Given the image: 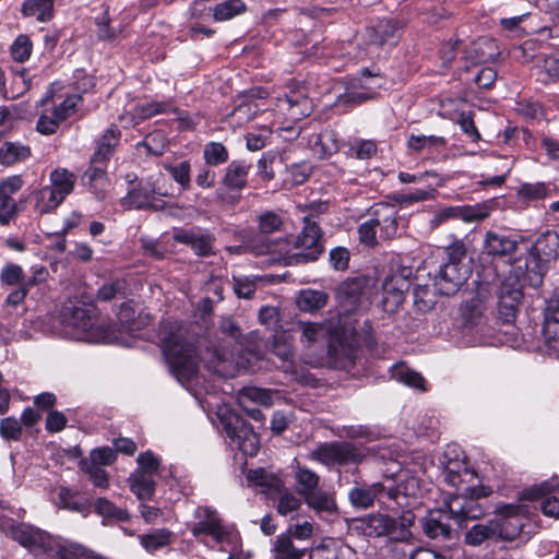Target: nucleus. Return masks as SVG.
Returning <instances> with one entry per match:
<instances>
[{
    "mask_svg": "<svg viewBox=\"0 0 559 559\" xmlns=\"http://www.w3.org/2000/svg\"><path fill=\"white\" fill-rule=\"evenodd\" d=\"M382 493H385V487L380 483H374L371 486L356 485L349 490L348 499L353 507L368 509Z\"/></svg>",
    "mask_w": 559,
    "mask_h": 559,
    "instance_id": "obj_25",
    "label": "nucleus"
},
{
    "mask_svg": "<svg viewBox=\"0 0 559 559\" xmlns=\"http://www.w3.org/2000/svg\"><path fill=\"white\" fill-rule=\"evenodd\" d=\"M239 405L242 409L255 421H264L265 417L261 409L258 407H249V402H254L259 405L270 407L273 404L272 392L266 389L255 386L245 388L238 395Z\"/></svg>",
    "mask_w": 559,
    "mask_h": 559,
    "instance_id": "obj_18",
    "label": "nucleus"
},
{
    "mask_svg": "<svg viewBox=\"0 0 559 559\" xmlns=\"http://www.w3.org/2000/svg\"><path fill=\"white\" fill-rule=\"evenodd\" d=\"M163 353L170 372L179 382H189L197 377L200 357L183 326L170 325L163 337Z\"/></svg>",
    "mask_w": 559,
    "mask_h": 559,
    "instance_id": "obj_2",
    "label": "nucleus"
},
{
    "mask_svg": "<svg viewBox=\"0 0 559 559\" xmlns=\"http://www.w3.org/2000/svg\"><path fill=\"white\" fill-rule=\"evenodd\" d=\"M141 546L148 552L153 554L171 544L174 533L168 528L155 530L152 533L143 534L140 537Z\"/></svg>",
    "mask_w": 559,
    "mask_h": 559,
    "instance_id": "obj_39",
    "label": "nucleus"
},
{
    "mask_svg": "<svg viewBox=\"0 0 559 559\" xmlns=\"http://www.w3.org/2000/svg\"><path fill=\"white\" fill-rule=\"evenodd\" d=\"M119 132L114 128L106 130L97 143V147L92 156L91 163L104 164L108 160L119 142Z\"/></svg>",
    "mask_w": 559,
    "mask_h": 559,
    "instance_id": "obj_34",
    "label": "nucleus"
},
{
    "mask_svg": "<svg viewBox=\"0 0 559 559\" xmlns=\"http://www.w3.org/2000/svg\"><path fill=\"white\" fill-rule=\"evenodd\" d=\"M526 520L521 506L504 504L496 509L495 515L490 519L497 540L512 542L516 539Z\"/></svg>",
    "mask_w": 559,
    "mask_h": 559,
    "instance_id": "obj_8",
    "label": "nucleus"
},
{
    "mask_svg": "<svg viewBox=\"0 0 559 559\" xmlns=\"http://www.w3.org/2000/svg\"><path fill=\"white\" fill-rule=\"evenodd\" d=\"M471 269L465 263L445 262L433 275V285L442 295H452L468 280Z\"/></svg>",
    "mask_w": 559,
    "mask_h": 559,
    "instance_id": "obj_11",
    "label": "nucleus"
},
{
    "mask_svg": "<svg viewBox=\"0 0 559 559\" xmlns=\"http://www.w3.org/2000/svg\"><path fill=\"white\" fill-rule=\"evenodd\" d=\"M274 243L264 241L263 239H251L245 246H229L226 250L231 254H243L247 252L254 255H263L273 252Z\"/></svg>",
    "mask_w": 559,
    "mask_h": 559,
    "instance_id": "obj_52",
    "label": "nucleus"
},
{
    "mask_svg": "<svg viewBox=\"0 0 559 559\" xmlns=\"http://www.w3.org/2000/svg\"><path fill=\"white\" fill-rule=\"evenodd\" d=\"M491 206L488 203L459 206V218L466 223L480 222L489 216Z\"/></svg>",
    "mask_w": 559,
    "mask_h": 559,
    "instance_id": "obj_53",
    "label": "nucleus"
},
{
    "mask_svg": "<svg viewBox=\"0 0 559 559\" xmlns=\"http://www.w3.org/2000/svg\"><path fill=\"white\" fill-rule=\"evenodd\" d=\"M328 295L322 290L305 289L297 297L296 304L301 311L312 312L325 306Z\"/></svg>",
    "mask_w": 559,
    "mask_h": 559,
    "instance_id": "obj_43",
    "label": "nucleus"
},
{
    "mask_svg": "<svg viewBox=\"0 0 559 559\" xmlns=\"http://www.w3.org/2000/svg\"><path fill=\"white\" fill-rule=\"evenodd\" d=\"M287 106L288 115L294 120H300L310 115L312 106L308 97L301 95L287 96L281 100V106Z\"/></svg>",
    "mask_w": 559,
    "mask_h": 559,
    "instance_id": "obj_46",
    "label": "nucleus"
},
{
    "mask_svg": "<svg viewBox=\"0 0 559 559\" xmlns=\"http://www.w3.org/2000/svg\"><path fill=\"white\" fill-rule=\"evenodd\" d=\"M447 144V141L442 136L437 135H409L407 145L409 148L419 152L424 148H443Z\"/></svg>",
    "mask_w": 559,
    "mask_h": 559,
    "instance_id": "obj_57",
    "label": "nucleus"
},
{
    "mask_svg": "<svg viewBox=\"0 0 559 559\" xmlns=\"http://www.w3.org/2000/svg\"><path fill=\"white\" fill-rule=\"evenodd\" d=\"M246 10L247 7L241 0H226L209 9V11L213 13L214 20L217 22L228 21L240 15Z\"/></svg>",
    "mask_w": 559,
    "mask_h": 559,
    "instance_id": "obj_45",
    "label": "nucleus"
},
{
    "mask_svg": "<svg viewBox=\"0 0 559 559\" xmlns=\"http://www.w3.org/2000/svg\"><path fill=\"white\" fill-rule=\"evenodd\" d=\"M444 508L459 525L467 520H479L485 514L484 507L473 496L453 495L445 502Z\"/></svg>",
    "mask_w": 559,
    "mask_h": 559,
    "instance_id": "obj_14",
    "label": "nucleus"
},
{
    "mask_svg": "<svg viewBox=\"0 0 559 559\" xmlns=\"http://www.w3.org/2000/svg\"><path fill=\"white\" fill-rule=\"evenodd\" d=\"M412 274V267L399 265L396 269L391 267L390 273L385 276L382 284L383 305L390 310L397 308L404 301L405 293L411 286Z\"/></svg>",
    "mask_w": 559,
    "mask_h": 559,
    "instance_id": "obj_9",
    "label": "nucleus"
},
{
    "mask_svg": "<svg viewBox=\"0 0 559 559\" xmlns=\"http://www.w3.org/2000/svg\"><path fill=\"white\" fill-rule=\"evenodd\" d=\"M258 110L253 96L242 95L238 98V104L229 116L238 127H241L252 120Z\"/></svg>",
    "mask_w": 559,
    "mask_h": 559,
    "instance_id": "obj_37",
    "label": "nucleus"
},
{
    "mask_svg": "<svg viewBox=\"0 0 559 559\" xmlns=\"http://www.w3.org/2000/svg\"><path fill=\"white\" fill-rule=\"evenodd\" d=\"M378 151L377 143L372 140H356L348 144L346 155L357 159H369Z\"/></svg>",
    "mask_w": 559,
    "mask_h": 559,
    "instance_id": "obj_56",
    "label": "nucleus"
},
{
    "mask_svg": "<svg viewBox=\"0 0 559 559\" xmlns=\"http://www.w3.org/2000/svg\"><path fill=\"white\" fill-rule=\"evenodd\" d=\"M273 559H301L306 549H299L294 546L289 536H277L272 548Z\"/></svg>",
    "mask_w": 559,
    "mask_h": 559,
    "instance_id": "obj_44",
    "label": "nucleus"
},
{
    "mask_svg": "<svg viewBox=\"0 0 559 559\" xmlns=\"http://www.w3.org/2000/svg\"><path fill=\"white\" fill-rule=\"evenodd\" d=\"M296 330L300 333L299 342L305 349L304 361L306 358L318 355L317 349L324 344L328 345L329 338L336 332L331 324L306 321H298Z\"/></svg>",
    "mask_w": 559,
    "mask_h": 559,
    "instance_id": "obj_10",
    "label": "nucleus"
},
{
    "mask_svg": "<svg viewBox=\"0 0 559 559\" xmlns=\"http://www.w3.org/2000/svg\"><path fill=\"white\" fill-rule=\"evenodd\" d=\"M154 478L155 475L134 471L128 478L130 490L140 500H150L155 492L156 483Z\"/></svg>",
    "mask_w": 559,
    "mask_h": 559,
    "instance_id": "obj_30",
    "label": "nucleus"
},
{
    "mask_svg": "<svg viewBox=\"0 0 559 559\" xmlns=\"http://www.w3.org/2000/svg\"><path fill=\"white\" fill-rule=\"evenodd\" d=\"M283 224V216L274 211H265L258 216V229L262 235L278 231Z\"/></svg>",
    "mask_w": 559,
    "mask_h": 559,
    "instance_id": "obj_58",
    "label": "nucleus"
},
{
    "mask_svg": "<svg viewBox=\"0 0 559 559\" xmlns=\"http://www.w3.org/2000/svg\"><path fill=\"white\" fill-rule=\"evenodd\" d=\"M389 523L388 514H370L364 520V533L370 537L385 536Z\"/></svg>",
    "mask_w": 559,
    "mask_h": 559,
    "instance_id": "obj_49",
    "label": "nucleus"
},
{
    "mask_svg": "<svg viewBox=\"0 0 559 559\" xmlns=\"http://www.w3.org/2000/svg\"><path fill=\"white\" fill-rule=\"evenodd\" d=\"M305 501L308 507L313 509L319 514H333L337 510V504L333 495L326 491L317 490L312 493H309L305 497Z\"/></svg>",
    "mask_w": 559,
    "mask_h": 559,
    "instance_id": "obj_40",
    "label": "nucleus"
},
{
    "mask_svg": "<svg viewBox=\"0 0 559 559\" xmlns=\"http://www.w3.org/2000/svg\"><path fill=\"white\" fill-rule=\"evenodd\" d=\"M395 205L378 203L370 209V218L364 222L359 228V240L373 247L378 238L389 240L396 236L399 229V215Z\"/></svg>",
    "mask_w": 559,
    "mask_h": 559,
    "instance_id": "obj_3",
    "label": "nucleus"
},
{
    "mask_svg": "<svg viewBox=\"0 0 559 559\" xmlns=\"http://www.w3.org/2000/svg\"><path fill=\"white\" fill-rule=\"evenodd\" d=\"M532 251L546 262H556L559 258V234L546 230L537 238Z\"/></svg>",
    "mask_w": 559,
    "mask_h": 559,
    "instance_id": "obj_27",
    "label": "nucleus"
},
{
    "mask_svg": "<svg viewBox=\"0 0 559 559\" xmlns=\"http://www.w3.org/2000/svg\"><path fill=\"white\" fill-rule=\"evenodd\" d=\"M548 264L549 262L542 260L539 255L531 251L527 253L524 266L518 265L515 276L511 277L519 278L520 284L523 282L537 287L543 282V277L548 270Z\"/></svg>",
    "mask_w": 559,
    "mask_h": 559,
    "instance_id": "obj_20",
    "label": "nucleus"
},
{
    "mask_svg": "<svg viewBox=\"0 0 559 559\" xmlns=\"http://www.w3.org/2000/svg\"><path fill=\"white\" fill-rule=\"evenodd\" d=\"M518 237L489 230L483 241V253L491 258L511 257L518 249Z\"/></svg>",
    "mask_w": 559,
    "mask_h": 559,
    "instance_id": "obj_16",
    "label": "nucleus"
},
{
    "mask_svg": "<svg viewBox=\"0 0 559 559\" xmlns=\"http://www.w3.org/2000/svg\"><path fill=\"white\" fill-rule=\"evenodd\" d=\"M460 310L464 324L474 328L484 321L486 307L480 298L474 297L462 304Z\"/></svg>",
    "mask_w": 559,
    "mask_h": 559,
    "instance_id": "obj_38",
    "label": "nucleus"
},
{
    "mask_svg": "<svg viewBox=\"0 0 559 559\" xmlns=\"http://www.w3.org/2000/svg\"><path fill=\"white\" fill-rule=\"evenodd\" d=\"M31 156V148L20 142L7 141L0 146V164L12 166L26 160Z\"/></svg>",
    "mask_w": 559,
    "mask_h": 559,
    "instance_id": "obj_33",
    "label": "nucleus"
},
{
    "mask_svg": "<svg viewBox=\"0 0 559 559\" xmlns=\"http://www.w3.org/2000/svg\"><path fill=\"white\" fill-rule=\"evenodd\" d=\"M58 507L68 511L82 513L86 506L76 499V492L67 487H61L58 492Z\"/></svg>",
    "mask_w": 559,
    "mask_h": 559,
    "instance_id": "obj_61",
    "label": "nucleus"
},
{
    "mask_svg": "<svg viewBox=\"0 0 559 559\" xmlns=\"http://www.w3.org/2000/svg\"><path fill=\"white\" fill-rule=\"evenodd\" d=\"M221 423L227 437L237 444L245 455L257 454L259 437L239 415L226 411L221 415Z\"/></svg>",
    "mask_w": 559,
    "mask_h": 559,
    "instance_id": "obj_6",
    "label": "nucleus"
},
{
    "mask_svg": "<svg viewBox=\"0 0 559 559\" xmlns=\"http://www.w3.org/2000/svg\"><path fill=\"white\" fill-rule=\"evenodd\" d=\"M195 516L199 521L191 528V533L194 537L209 535L217 543H222L227 538L228 532L215 510L209 507H199L195 511Z\"/></svg>",
    "mask_w": 559,
    "mask_h": 559,
    "instance_id": "obj_13",
    "label": "nucleus"
},
{
    "mask_svg": "<svg viewBox=\"0 0 559 559\" xmlns=\"http://www.w3.org/2000/svg\"><path fill=\"white\" fill-rule=\"evenodd\" d=\"M24 16H36L39 22H47L53 15L52 0H25L22 5Z\"/></svg>",
    "mask_w": 559,
    "mask_h": 559,
    "instance_id": "obj_41",
    "label": "nucleus"
},
{
    "mask_svg": "<svg viewBox=\"0 0 559 559\" xmlns=\"http://www.w3.org/2000/svg\"><path fill=\"white\" fill-rule=\"evenodd\" d=\"M250 170V165L245 162H231L223 177V185L228 190H241L247 185V177Z\"/></svg>",
    "mask_w": 559,
    "mask_h": 559,
    "instance_id": "obj_31",
    "label": "nucleus"
},
{
    "mask_svg": "<svg viewBox=\"0 0 559 559\" xmlns=\"http://www.w3.org/2000/svg\"><path fill=\"white\" fill-rule=\"evenodd\" d=\"M489 540H497L491 521L476 523L464 535V543L471 547H480Z\"/></svg>",
    "mask_w": 559,
    "mask_h": 559,
    "instance_id": "obj_32",
    "label": "nucleus"
},
{
    "mask_svg": "<svg viewBox=\"0 0 559 559\" xmlns=\"http://www.w3.org/2000/svg\"><path fill=\"white\" fill-rule=\"evenodd\" d=\"M364 287L365 281L361 278L349 280L341 286L340 294L345 297L349 308L359 304Z\"/></svg>",
    "mask_w": 559,
    "mask_h": 559,
    "instance_id": "obj_59",
    "label": "nucleus"
},
{
    "mask_svg": "<svg viewBox=\"0 0 559 559\" xmlns=\"http://www.w3.org/2000/svg\"><path fill=\"white\" fill-rule=\"evenodd\" d=\"M63 334L87 343L124 344L122 332L99 319L93 308L74 307L62 314Z\"/></svg>",
    "mask_w": 559,
    "mask_h": 559,
    "instance_id": "obj_1",
    "label": "nucleus"
},
{
    "mask_svg": "<svg viewBox=\"0 0 559 559\" xmlns=\"http://www.w3.org/2000/svg\"><path fill=\"white\" fill-rule=\"evenodd\" d=\"M121 205L127 209H158L155 203V195L146 188L144 179L141 180L139 186L129 190L128 194L121 199Z\"/></svg>",
    "mask_w": 559,
    "mask_h": 559,
    "instance_id": "obj_26",
    "label": "nucleus"
},
{
    "mask_svg": "<svg viewBox=\"0 0 559 559\" xmlns=\"http://www.w3.org/2000/svg\"><path fill=\"white\" fill-rule=\"evenodd\" d=\"M374 92L362 81V78L353 79L346 92L337 97L338 104L358 105L372 98Z\"/></svg>",
    "mask_w": 559,
    "mask_h": 559,
    "instance_id": "obj_28",
    "label": "nucleus"
},
{
    "mask_svg": "<svg viewBox=\"0 0 559 559\" xmlns=\"http://www.w3.org/2000/svg\"><path fill=\"white\" fill-rule=\"evenodd\" d=\"M401 25L395 20H381L376 25L367 27L366 39L370 47L383 45L394 46L400 39Z\"/></svg>",
    "mask_w": 559,
    "mask_h": 559,
    "instance_id": "obj_17",
    "label": "nucleus"
},
{
    "mask_svg": "<svg viewBox=\"0 0 559 559\" xmlns=\"http://www.w3.org/2000/svg\"><path fill=\"white\" fill-rule=\"evenodd\" d=\"M419 491V480L417 477L408 476L401 480L395 488H385V495L392 500H396L399 504L400 496L415 497Z\"/></svg>",
    "mask_w": 559,
    "mask_h": 559,
    "instance_id": "obj_50",
    "label": "nucleus"
},
{
    "mask_svg": "<svg viewBox=\"0 0 559 559\" xmlns=\"http://www.w3.org/2000/svg\"><path fill=\"white\" fill-rule=\"evenodd\" d=\"M355 358V347L336 330L329 338L325 350L322 349L318 355L306 358L305 364L311 367L328 364L333 368L347 369L354 365Z\"/></svg>",
    "mask_w": 559,
    "mask_h": 559,
    "instance_id": "obj_5",
    "label": "nucleus"
},
{
    "mask_svg": "<svg viewBox=\"0 0 559 559\" xmlns=\"http://www.w3.org/2000/svg\"><path fill=\"white\" fill-rule=\"evenodd\" d=\"M473 52L476 62L492 61L499 55L496 41L489 38H480L474 43Z\"/></svg>",
    "mask_w": 559,
    "mask_h": 559,
    "instance_id": "obj_55",
    "label": "nucleus"
},
{
    "mask_svg": "<svg viewBox=\"0 0 559 559\" xmlns=\"http://www.w3.org/2000/svg\"><path fill=\"white\" fill-rule=\"evenodd\" d=\"M60 559H103L100 557L95 556L91 550L85 547L72 544L62 547L59 550Z\"/></svg>",
    "mask_w": 559,
    "mask_h": 559,
    "instance_id": "obj_64",
    "label": "nucleus"
},
{
    "mask_svg": "<svg viewBox=\"0 0 559 559\" xmlns=\"http://www.w3.org/2000/svg\"><path fill=\"white\" fill-rule=\"evenodd\" d=\"M295 478L298 485V492L305 498L307 495L317 491L320 477L312 469L305 466H297Z\"/></svg>",
    "mask_w": 559,
    "mask_h": 559,
    "instance_id": "obj_47",
    "label": "nucleus"
},
{
    "mask_svg": "<svg viewBox=\"0 0 559 559\" xmlns=\"http://www.w3.org/2000/svg\"><path fill=\"white\" fill-rule=\"evenodd\" d=\"M522 284L519 278L507 277L498 292V314L504 323L515 320L522 299Z\"/></svg>",
    "mask_w": 559,
    "mask_h": 559,
    "instance_id": "obj_12",
    "label": "nucleus"
},
{
    "mask_svg": "<svg viewBox=\"0 0 559 559\" xmlns=\"http://www.w3.org/2000/svg\"><path fill=\"white\" fill-rule=\"evenodd\" d=\"M203 157L205 163L211 166L224 164L228 160V151L219 142H210L204 146Z\"/></svg>",
    "mask_w": 559,
    "mask_h": 559,
    "instance_id": "obj_60",
    "label": "nucleus"
},
{
    "mask_svg": "<svg viewBox=\"0 0 559 559\" xmlns=\"http://www.w3.org/2000/svg\"><path fill=\"white\" fill-rule=\"evenodd\" d=\"M274 496H278L276 510L281 515L296 511L301 506L300 498L288 491L285 486L281 492H276Z\"/></svg>",
    "mask_w": 559,
    "mask_h": 559,
    "instance_id": "obj_63",
    "label": "nucleus"
},
{
    "mask_svg": "<svg viewBox=\"0 0 559 559\" xmlns=\"http://www.w3.org/2000/svg\"><path fill=\"white\" fill-rule=\"evenodd\" d=\"M174 239L179 243L190 246L199 257H210L214 254V236L204 234L195 229H180L174 233Z\"/></svg>",
    "mask_w": 559,
    "mask_h": 559,
    "instance_id": "obj_21",
    "label": "nucleus"
},
{
    "mask_svg": "<svg viewBox=\"0 0 559 559\" xmlns=\"http://www.w3.org/2000/svg\"><path fill=\"white\" fill-rule=\"evenodd\" d=\"M322 231L313 216L304 217V227L301 233L295 239V249L293 258L296 263H307L316 261L323 251Z\"/></svg>",
    "mask_w": 559,
    "mask_h": 559,
    "instance_id": "obj_7",
    "label": "nucleus"
},
{
    "mask_svg": "<svg viewBox=\"0 0 559 559\" xmlns=\"http://www.w3.org/2000/svg\"><path fill=\"white\" fill-rule=\"evenodd\" d=\"M450 519H452V516L444 507L430 511L421 523L425 535L432 539H450Z\"/></svg>",
    "mask_w": 559,
    "mask_h": 559,
    "instance_id": "obj_19",
    "label": "nucleus"
},
{
    "mask_svg": "<svg viewBox=\"0 0 559 559\" xmlns=\"http://www.w3.org/2000/svg\"><path fill=\"white\" fill-rule=\"evenodd\" d=\"M272 353L282 361L281 369L288 367L294 360V346L285 334H280L274 337Z\"/></svg>",
    "mask_w": 559,
    "mask_h": 559,
    "instance_id": "obj_51",
    "label": "nucleus"
},
{
    "mask_svg": "<svg viewBox=\"0 0 559 559\" xmlns=\"http://www.w3.org/2000/svg\"><path fill=\"white\" fill-rule=\"evenodd\" d=\"M312 150L320 158H325L338 151L336 134L332 130H324L314 135Z\"/></svg>",
    "mask_w": 559,
    "mask_h": 559,
    "instance_id": "obj_42",
    "label": "nucleus"
},
{
    "mask_svg": "<svg viewBox=\"0 0 559 559\" xmlns=\"http://www.w3.org/2000/svg\"><path fill=\"white\" fill-rule=\"evenodd\" d=\"M415 515L412 511H403L399 518L390 516L388 534L393 540L406 542L412 537L411 527L414 525Z\"/></svg>",
    "mask_w": 559,
    "mask_h": 559,
    "instance_id": "obj_29",
    "label": "nucleus"
},
{
    "mask_svg": "<svg viewBox=\"0 0 559 559\" xmlns=\"http://www.w3.org/2000/svg\"><path fill=\"white\" fill-rule=\"evenodd\" d=\"M544 337L550 353L559 354V289H556L546 301Z\"/></svg>",
    "mask_w": 559,
    "mask_h": 559,
    "instance_id": "obj_15",
    "label": "nucleus"
},
{
    "mask_svg": "<svg viewBox=\"0 0 559 559\" xmlns=\"http://www.w3.org/2000/svg\"><path fill=\"white\" fill-rule=\"evenodd\" d=\"M365 456L364 449L350 442H324L308 454L309 460L328 467L359 464Z\"/></svg>",
    "mask_w": 559,
    "mask_h": 559,
    "instance_id": "obj_4",
    "label": "nucleus"
},
{
    "mask_svg": "<svg viewBox=\"0 0 559 559\" xmlns=\"http://www.w3.org/2000/svg\"><path fill=\"white\" fill-rule=\"evenodd\" d=\"M76 176L67 168H56L49 175V186L61 195L62 200L73 191Z\"/></svg>",
    "mask_w": 559,
    "mask_h": 559,
    "instance_id": "obj_36",
    "label": "nucleus"
},
{
    "mask_svg": "<svg viewBox=\"0 0 559 559\" xmlns=\"http://www.w3.org/2000/svg\"><path fill=\"white\" fill-rule=\"evenodd\" d=\"M146 188L154 193L155 197H170L173 186L168 178L162 171H155L145 179Z\"/></svg>",
    "mask_w": 559,
    "mask_h": 559,
    "instance_id": "obj_54",
    "label": "nucleus"
},
{
    "mask_svg": "<svg viewBox=\"0 0 559 559\" xmlns=\"http://www.w3.org/2000/svg\"><path fill=\"white\" fill-rule=\"evenodd\" d=\"M392 377L396 381L402 382L407 386H411V388H414V389H417L420 391H426V388H425L426 381H425L424 377L420 373L407 368L406 366H403V365L395 366V368L393 369Z\"/></svg>",
    "mask_w": 559,
    "mask_h": 559,
    "instance_id": "obj_48",
    "label": "nucleus"
},
{
    "mask_svg": "<svg viewBox=\"0 0 559 559\" xmlns=\"http://www.w3.org/2000/svg\"><path fill=\"white\" fill-rule=\"evenodd\" d=\"M247 480L250 486L260 487L262 492L270 497L281 492L284 487L280 477L264 468L250 469L247 473Z\"/></svg>",
    "mask_w": 559,
    "mask_h": 559,
    "instance_id": "obj_23",
    "label": "nucleus"
},
{
    "mask_svg": "<svg viewBox=\"0 0 559 559\" xmlns=\"http://www.w3.org/2000/svg\"><path fill=\"white\" fill-rule=\"evenodd\" d=\"M34 207L39 214H46L56 210L62 202L59 195L50 186H45L33 193Z\"/></svg>",
    "mask_w": 559,
    "mask_h": 559,
    "instance_id": "obj_35",
    "label": "nucleus"
},
{
    "mask_svg": "<svg viewBox=\"0 0 559 559\" xmlns=\"http://www.w3.org/2000/svg\"><path fill=\"white\" fill-rule=\"evenodd\" d=\"M33 51V44L27 35H19L10 47L12 58L17 62L28 60Z\"/></svg>",
    "mask_w": 559,
    "mask_h": 559,
    "instance_id": "obj_62",
    "label": "nucleus"
},
{
    "mask_svg": "<svg viewBox=\"0 0 559 559\" xmlns=\"http://www.w3.org/2000/svg\"><path fill=\"white\" fill-rule=\"evenodd\" d=\"M441 464L443 465L444 481L452 487L459 488L467 477L472 478L474 476L464 460L460 459L457 454L452 457L449 451L443 454Z\"/></svg>",
    "mask_w": 559,
    "mask_h": 559,
    "instance_id": "obj_22",
    "label": "nucleus"
},
{
    "mask_svg": "<svg viewBox=\"0 0 559 559\" xmlns=\"http://www.w3.org/2000/svg\"><path fill=\"white\" fill-rule=\"evenodd\" d=\"M14 537L22 546L32 550L45 549L50 545L49 534L34 526H19L14 531Z\"/></svg>",
    "mask_w": 559,
    "mask_h": 559,
    "instance_id": "obj_24",
    "label": "nucleus"
}]
</instances>
